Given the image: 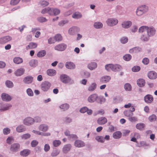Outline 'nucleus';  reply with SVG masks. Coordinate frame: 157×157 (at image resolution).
I'll return each instance as SVG.
<instances>
[{"label":"nucleus","instance_id":"35","mask_svg":"<svg viewBox=\"0 0 157 157\" xmlns=\"http://www.w3.org/2000/svg\"><path fill=\"white\" fill-rule=\"evenodd\" d=\"M30 152V151L29 150L25 149L21 151L20 153V154L21 155L23 156H27L29 154Z\"/></svg>","mask_w":157,"mask_h":157},{"label":"nucleus","instance_id":"33","mask_svg":"<svg viewBox=\"0 0 157 157\" xmlns=\"http://www.w3.org/2000/svg\"><path fill=\"white\" fill-rule=\"evenodd\" d=\"M97 67V64L94 62H91L88 66V68L90 70H93L94 69Z\"/></svg>","mask_w":157,"mask_h":157},{"label":"nucleus","instance_id":"15","mask_svg":"<svg viewBox=\"0 0 157 157\" xmlns=\"http://www.w3.org/2000/svg\"><path fill=\"white\" fill-rule=\"evenodd\" d=\"M75 146L78 147H83L85 145L84 142L81 140H78L75 141L74 143Z\"/></svg>","mask_w":157,"mask_h":157},{"label":"nucleus","instance_id":"55","mask_svg":"<svg viewBox=\"0 0 157 157\" xmlns=\"http://www.w3.org/2000/svg\"><path fill=\"white\" fill-rule=\"evenodd\" d=\"M149 37V36L147 34L143 35L141 37V39L144 41H147L148 40Z\"/></svg>","mask_w":157,"mask_h":157},{"label":"nucleus","instance_id":"31","mask_svg":"<svg viewBox=\"0 0 157 157\" xmlns=\"http://www.w3.org/2000/svg\"><path fill=\"white\" fill-rule=\"evenodd\" d=\"M25 130V127L22 125L18 126L16 128V131L18 132H22Z\"/></svg>","mask_w":157,"mask_h":157},{"label":"nucleus","instance_id":"53","mask_svg":"<svg viewBox=\"0 0 157 157\" xmlns=\"http://www.w3.org/2000/svg\"><path fill=\"white\" fill-rule=\"evenodd\" d=\"M59 153V151L57 150H53L51 153V155L52 157H54L58 155Z\"/></svg>","mask_w":157,"mask_h":157},{"label":"nucleus","instance_id":"8","mask_svg":"<svg viewBox=\"0 0 157 157\" xmlns=\"http://www.w3.org/2000/svg\"><path fill=\"white\" fill-rule=\"evenodd\" d=\"M34 122V119L30 117L26 118L24 120L23 123L27 125H30Z\"/></svg>","mask_w":157,"mask_h":157},{"label":"nucleus","instance_id":"7","mask_svg":"<svg viewBox=\"0 0 157 157\" xmlns=\"http://www.w3.org/2000/svg\"><path fill=\"white\" fill-rule=\"evenodd\" d=\"M12 37L10 36H6L0 38V44H5L12 40Z\"/></svg>","mask_w":157,"mask_h":157},{"label":"nucleus","instance_id":"19","mask_svg":"<svg viewBox=\"0 0 157 157\" xmlns=\"http://www.w3.org/2000/svg\"><path fill=\"white\" fill-rule=\"evenodd\" d=\"M12 107L10 104H7L2 105L0 107V110L1 111H4L8 110Z\"/></svg>","mask_w":157,"mask_h":157},{"label":"nucleus","instance_id":"56","mask_svg":"<svg viewBox=\"0 0 157 157\" xmlns=\"http://www.w3.org/2000/svg\"><path fill=\"white\" fill-rule=\"evenodd\" d=\"M26 92L28 95L29 96H33V92L30 88L27 89Z\"/></svg>","mask_w":157,"mask_h":157},{"label":"nucleus","instance_id":"27","mask_svg":"<svg viewBox=\"0 0 157 157\" xmlns=\"http://www.w3.org/2000/svg\"><path fill=\"white\" fill-rule=\"evenodd\" d=\"M97 87V84L95 83H93L91 84L88 89V91L92 92L94 91Z\"/></svg>","mask_w":157,"mask_h":157},{"label":"nucleus","instance_id":"29","mask_svg":"<svg viewBox=\"0 0 157 157\" xmlns=\"http://www.w3.org/2000/svg\"><path fill=\"white\" fill-rule=\"evenodd\" d=\"M47 73L49 76H53L56 74V71L55 70L49 69L47 70Z\"/></svg>","mask_w":157,"mask_h":157},{"label":"nucleus","instance_id":"42","mask_svg":"<svg viewBox=\"0 0 157 157\" xmlns=\"http://www.w3.org/2000/svg\"><path fill=\"white\" fill-rule=\"evenodd\" d=\"M124 88L126 91H130L132 89L131 85L128 83H126L124 85Z\"/></svg>","mask_w":157,"mask_h":157},{"label":"nucleus","instance_id":"54","mask_svg":"<svg viewBox=\"0 0 157 157\" xmlns=\"http://www.w3.org/2000/svg\"><path fill=\"white\" fill-rule=\"evenodd\" d=\"M20 0H11L10 4L13 6L15 5L18 4Z\"/></svg>","mask_w":157,"mask_h":157},{"label":"nucleus","instance_id":"28","mask_svg":"<svg viewBox=\"0 0 157 157\" xmlns=\"http://www.w3.org/2000/svg\"><path fill=\"white\" fill-rule=\"evenodd\" d=\"M141 49L138 47H135L129 50V52L131 53H138L141 51Z\"/></svg>","mask_w":157,"mask_h":157},{"label":"nucleus","instance_id":"60","mask_svg":"<svg viewBox=\"0 0 157 157\" xmlns=\"http://www.w3.org/2000/svg\"><path fill=\"white\" fill-rule=\"evenodd\" d=\"M10 131V128H5L3 130V133L5 135H7L9 134Z\"/></svg>","mask_w":157,"mask_h":157},{"label":"nucleus","instance_id":"46","mask_svg":"<svg viewBox=\"0 0 157 157\" xmlns=\"http://www.w3.org/2000/svg\"><path fill=\"white\" fill-rule=\"evenodd\" d=\"M64 133H65V135L66 136H70V137H71V138H77L76 136L75 135H70V134L69 131L67 130H66V131L64 132Z\"/></svg>","mask_w":157,"mask_h":157},{"label":"nucleus","instance_id":"63","mask_svg":"<svg viewBox=\"0 0 157 157\" xmlns=\"http://www.w3.org/2000/svg\"><path fill=\"white\" fill-rule=\"evenodd\" d=\"M50 148L49 145L48 144H46L44 147V150L45 152H47L48 151Z\"/></svg>","mask_w":157,"mask_h":157},{"label":"nucleus","instance_id":"62","mask_svg":"<svg viewBox=\"0 0 157 157\" xmlns=\"http://www.w3.org/2000/svg\"><path fill=\"white\" fill-rule=\"evenodd\" d=\"M129 120L132 122H136L137 121V118L135 117H130L128 119Z\"/></svg>","mask_w":157,"mask_h":157},{"label":"nucleus","instance_id":"44","mask_svg":"<svg viewBox=\"0 0 157 157\" xmlns=\"http://www.w3.org/2000/svg\"><path fill=\"white\" fill-rule=\"evenodd\" d=\"M95 139L98 142H104L105 141L104 139L102 136H97L96 137Z\"/></svg>","mask_w":157,"mask_h":157},{"label":"nucleus","instance_id":"18","mask_svg":"<svg viewBox=\"0 0 157 157\" xmlns=\"http://www.w3.org/2000/svg\"><path fill=\"white\" fill-rule=\"evenodd\" d=\"M25 70L23 68H20L17 69L14 72L15 75L18 76L22 75L25 72Z\"/></svg>","mask_w":157,"mask_h":157},{"label":"nucleus","instance_id":"1","mask_svg":"<svg viewBox=\"0 0 157 157\" xmlns=\"http://www.w3.org/2000/svg\"><path fill=\"white\" fill-rule=\"evenodd\" d=\"M41 13L42 14L48 13L50 15H56L59 13L60 11L57 9H52L48 7L42 10Z\"/></svg>","mask_w":157,"mask_h":157},{"label":"nucleus","instance_id":"43","mask_svg":"<svg viewBox=\"0 0 157 157\" xmlns=\"http://www.w3.org/2000/svg\"><path fill=\"white\" fill-rule=\"evenodd\" d=\"M148 27L143 26L141 27L139 29V31L140 33H142L144 32H146L147 29Z\"/></svg>","mask_w":157,"mask_h":157},{"label":"nucleus","instance_id":"24","mask_svg":"<svg viewBox=\"0 0 157 157\" xmlns=\"http://www.w3.org/2000/svg\"><path fill=\"white\" fill-rule=\"evenodd\" d=\"M122 27L124 28H129L132 25L131 21H124L121 24Z\"/></svg>","mask_w":157,"mask_h":157},{"label":"nucleus","instance_id":"9","mask_svg":"<svg viewBox=\"0 0 157 157\" xmlns=\"http://www.w3.org/2000/svg\"><path fill=\"white\" fill-rule=\"evenodd\" d=\"M153 98L151 94H147L144 97V99L145 101L147 103H151L153 101Z\"/></svg>","mask_w":157,"mask_h":157},{"label":"nucleus","instance_id":"34","mask_svg":"<svg viewBox=\"0 0 157 157\" xmlns=\"http://www.w3.org/2000/svg\"><path fill=\"white\" fill-rule=\"evenodd\" d=\"M145 126V125L144 123H140L137 124L136 125V127L137 129L141 130L144 128Z\"/></svg>","mask_w":157,"mask_h":157},{"label":"nucleus","instance_id":"20","mask_svg":"<svg viewBox=\"0 0 157 157\" xmlns=\"http://www.w3.org/2000/svg\"><path fill=\"white\" fill-rule=\"evenodd\" d=\"M33 78L30 76H28L25 77L23 81L26 84H30L32 82Z\"/></svg>","mask_w":157,"mask_h":157},{"label":"nucleus","instance_id":"38","mask_svg":"<svg viewBox=\"0 0 157 157\" xmlns=\"http://www.w3.org/2000/svg\"><path fill=\"white\" fill-rule=\"evenodd\" d=\"M38 62L37 60L32 59L30 60L29 62V64L31 67H35L37 64Z\"/></svg>","mask_w":157,"mask_h":157},{"label":"nucleus","instance_id":"36","mask_svg":"<svg viewBox=\"0 0 157 157\" xmlns=\"http://www.w3.org/2000/svg\"><path fill=\"white\" fill-rule=\"evenodd\" d=\"M156 118L157 117L155 114H152L149 116L148 119L150 122H153L156 121Z\"/></svg>","mask_w":157,"mask_h":157},{"label":"nucleus","instance_id":"23","mask_svg":"<svg viewBox=\"0 0 157 157\" xmlns=\"http://www.w3.org/2000/svg\"><path fill=\"white\" fill-rule=\"evenodd\" d=\"M137 83L139 86L142 87L144 86L145 82L143 79L140 78L137 81Z\"/></svg>","mask_w":157,"mask_h":157},{"label":"nucleus","instance_id":"14","mask_svg":"<svg viewBox=\"0 0 157 157\" xmlns=\"http://www.w3.org/2000/svg\"><path fill=\"white\" fill-rule=\"evenodd\" d=\"M1 98L2 100L4 101H10L11 98L10 96L8 94L3 93L2 94Z\"/></svg>","mask_w":157,"mask_h":157},{"label":"nucleus","instance_id":"50","mask_svg":"<svg viewBox=\"0 0 157 157\" xmlns=\"http://www.w3.org/2000/svg\"><path fill=\"white\" fill-rule=\"evenodd\" d=\"M31 136L30 135L29 133L24 134L21 136V138L22 139L26 140L29 138Z\"/></svg>","mask_w":157,"mask_h":157},{"label":"nucleus","instance_id":"40","mask_svg":"<svg viewBox=\"0 0 157 157\" xmlns=\"http://www.w3.org/2000/svg\"><path fill=\"white\" fill-rule=\"evenodd\" d=\"M94 27L96 29H100L103 26V25L100 22H96L94 24Z\"/></svg>","mask_w":157,"mask_h":157},{"label":"nucleus","instance_id":"39","mask_svg":"<svg viewBox=\"0 0 157 157\" xmlns=\"http://www.w3.org/2000/svg\"><path fill=\"white\" fill-rule=\"evenodd\" d=\"M46 54V52L45 50H41L39 51L37 54V56L39 57H42Z\"/></svg>","mask_w":157,"mask_h":157},{"label":"nucleus","instance_id":"64","mask_svg":"<svg viewBox=\"0 0 157 157\" xmlns=\"http://www.w3.org/2000/svg\"><path fill=\"white\" fill-rule=\"evenodd\" d=\"M142 63L145 65L148 64L149 62V59L147 58H144L142 60Z\"/></svg>","mask_w":157,"mask_h":157},{"label":"nucleus","instance_id":"25","mask_svg":"<svg viewBox=\"0 0 157 157\" xmlns=\"http://www.w3.org/2000/svg\"><path fill=\"white\" fill-rule=\"evenodd\" d=\"M66 67L67 68L69 69H73L75 68L74 64L71 62H67L66 63Z\"/></svg>","mask_w":157,"mask_h":157},{"label":"nucleus","instance_id":"3","mask_svg":"<svg viewBox=\"0 0 157 157\" xmlns=\"http://www.w3.org/2000/svg\"><path fill=\"white\" fill-rule=\"evenodd\" d=\"M105 69L108 71L112 70L113 71H118L119 69V66L117 65L109 64L105 66Z\"/></svg>","mask_w":157,"mask_h":157},{"label":"nucleus","instance_id":"5","mask_svg":"<svg viewBox=\"0 0 157 157\" xmlns=\"http://www.w3.org/2000/svg\"><path fill=\"white\" fill-rule=\"evenodd\" d=\"M67 48V45L64 43H61L56 46L54 48L55 50L58 51H63Z\"/></svg>","mask_w":157,"mask_h":157},{"label":"nucleus","instance_id":"13","mask_svg":"<svg viewBox=\"0 0 157 157\" xmlns=\"http://www.w3.org/2000/svg\"><path fill=\"white\" fill-rule=\"evenodd\" d=\"M97 122L99 124L102 125L106 123L107 122V120L105 117H102L99 118Z\"/></svg>","mask_w":157,"mask_h":157},{"label":"nucleus","instance_id":"52","mask_svg":"<svg viewBox=\"0 0 157 157\" xmlns=\"http://www.w3.org/2000/svg\"><path fill=\"white\" fill-rule=\"evenodd\" d=\"M56 41H61L62 39V37L61 36L60 34H57L54 37Z\"/></svg>","mask_w":157,"mask_h":157},{"label":"nucleus","instance_id":"4","mask_svg":"<svg viewBox=\"0 0 157 157\" xmlns=\"http://www.w3.org/2000/svg\"><path fill=\"white\" fill-rule=\"evenodd\" d=\"M118 22L117 20L116 19L109 18L106 21V23L109 26H113L117 25Z\"/></svg>","mask_w":157,"mask_h":157},{"label":"nucleus","instance_id":"12","mask_svg":"<svg viewBox=\"0 0 157 157\" xmlns=\"http://www.w3.org/2000/svg\"><path fill=\"white\" fill-rule=\"evenodd\" d=\"M98 97V95L96 94H93L88 97V100L90 102H93L97 100Z\"/></svg>","mask_w":157,"mask_h":157},{"label":"nucleus","instance_id":"45","mask_svg":"<svg viewBox=\"0 0 157 157\" xmlns=\"http://www.w3.org/2000/svg\"><path fill=\"white\" fill-rule=\"evenodd\" d=\"M138 9L144 13L147 10V7L145 5L142 6L138 7Z\"/></svg>","mask_w":157,"mask_h":157},{"label":"nucleus","instance_id":"59","mask_svg":"<svg viewBox=\"0 0 157 157\" xmlns=\"http://www.w3.org/2000/svg\"><path fill=\"white\" fill-rule=\"evenodd\" d=\"M39 21L40 22H43L47 21V20L45 17H39L37 18Z\"/></svg>","mask_w":157,"mask_h":157},{"label":"nucleus","instance_id":"47","mask_svg":"<svg viewBox=\"0 0 157 157\" xmlns=\"http://www.w3.org/2000/svg\"><path fill=\"white\" fill-rule=\"evenodd\" d=\"M76 29L77 27H73L71 28L68 30L69 33L71 35L73 34Z\"/></svg>","mask_w":157,"mask_h":157},{"label":"nucleus","instance_id":"6","mask_svg":"<svg viewBox=\"0 0 157 157\" xmlns=\"http://www.w3.org/2000/svg\"><path fill=\"white\" fill-rule=\"evenodd\" d=\"M60 78L61 81L65 83L70 82L71 80L70 78L65 75H61L60 76Z\"/></svg>","mask_w":157,"mask_h":157},{"label":"nucleus","instance_id":"51","mask_svg":"<svg viewBox=\"0 0 157 157\" xmlns=\"http://www.w3.org/2000/svg\"><path fill=\"white\" fill-rule=\"evenodd\" d=\"M61 144V141L59 140H55L53 142V145L54 147H57L59 146Z\"/></svg>","mask_w":157,"mask_h":157},{"label":"nucleus","instance_id":"10","mask_svg":"<svg viewBox=\"0 0 157 157\" xmlns=\"http://www.w3.org/2000/svg\"><path fill=\"white\" fill-rule=\"evenodd\" d=\"M20 145L19 144L15 143L12 144L10 148L11 151L15 152L18 151L20 147Z\"/></svg>","mask_w":157,"mask_h":157},{"label":"nucleus","instance_id":"32","mask_svg":"<svg viewBox=\"0 0 157 157\" xmlns=\"http://www.w3.org/2000/svg\"><path fill=\"white\" fill-rule=\"evenodd\" d=\"M13 61L14 63L17 64H19L22 63L23 62V59L19 57H16L13 59Z\"/></svg>","mask_w":157,"mask_h":157},{"label":"nucleus","instance_id":"11","mask_svg":"<svg viewBox=\"0 0 157 157\" xmlns=\"http://www.w3.org/2000/svg\"><path fill=\"white\" fill-rule=\"evenodd\" d=\"M111 79V77L109 76L105 75L101 77L100 79V82L101 83H106Z\"/></svg>","mask_w":157,"mask_h":157},{"label":"nucleus","instance_id":"48","mask_svg":"<svg viewBox=\"0 0 157 157\" xmlns=\"http://www.w3.org/2000/svg\"><path fill=\"white\" fill-rule=\"evenodd\" d=\"M132 56L129 54H127L123 56V59L126 61H128L131 59Z\"/></svg>","mask_w":157,"mask_h":157},{"label":"nucleus","instance_id":"21","mask_svg":"<svg viewBox=\"0 0 157 157\" xmlns=\"http://www.w3.org/2000/svg\"><path fill=\"white\" fill-rule=\"evenodd\" d=\"M122 134V133L121 132L117 131L115 132L113 134V136L115 139H119L121 137Z\"/></svg>","mask_w":157,"mask_h":157},{"label":"nucleus","instance_id":"37","mask_svg":"<svg viewBox=\"0 0 157 157\" xmlns=\"http://www.w3.org/2000/svg\"><path fill=\"white\" fill-rule=\"evenodd\" d=\"M124 114L125 116L129 117L133 115V113L129 110L125 111L124 112Z\"/></svg>","mask_w":157,"mask_h":157},{"label":"nucleus","instance_id":"17","mask_svg":"<svg viewBox=\"0 0 157 157\" xmlns=\"http://www.w3.org/2000/svg\"><path fill=\"white\" fill-rule=\"evenodd\" d=\"M148 76L150 79H155L157 77V74L154 71H150L148 74Z\"/></svg>","mask_w":157,"mask_h":157},{"label":"nucleus","instance_id":"41","mask_svg":"<svg viewBox=\"0 0 157 157\" xmlns=\"http://www.w3.org/2000/svg\"><path fill=\"white\" fill-rule=\"evenodd\" d=\"M73 18L75 19H78L82 17V15L80 13L78 12H75L72 16Z\"/></svg>","mask_w":157,"mask_h":157},{"label":"nucleus","instance_id":"16","mask_svg":"<svg viewBox=\"0 0 157 157\" xmlns=\"http://www.w3.org/2000/svg\"><path fill=\"white\" fill-rule=\"evenodd\" d=\"M71 148V144H66L63 146L62 149V151L63 153H66L70 151Z\"/></svg>","mask_w":157,"mask_h":157},{"label":"nucleus","instance_id":"61","mask_svg":"<svg viewBox=\"0 0 157 157\" xmlns=\"http://www.w3.org/2000/svg\"><path fill=\"white\" fill-rule=\"evenodd\" d=\"M38 144V142L36 140H33L31 142V146L32 147H36Z\"/></svg>","mask_w":157,"mask_h":157},{"label":"nucleus","instance_id":"22","mask_svg":"<svg viewBox=\"0 0 157 157\" xmlns=\"http://www.w3.org/2000/svg\"><path fill=\"white\" fill-rule=\"evenodd\" d=\"M48 128V126L45 124H41L39 127V130L44 132L47 131Z\"/></svg>","mask_w":157,"mask_h":157},{"label":"nucleus","instance_id":"58","mask_svg":"<svg viewBox=\"0 0 157 157\" xmlns=\"http://www.w3.org/2000/svg\"><path fill=\"white\" fill-rule=\"evenodd\" d=\"M40 4L43 6H45L49 4V2L45 1H41L40 2Z\"/></svg>","mask_w":157,"mask_h":157},{"label":"nucleus","instance_id":"30","mask_svg":"<svg viewBox=\"0 0 157 157\" xmlns=\"http://www.w3.org/2000/svg\"><path fill=\"white\" fill-rule=\"evenodd\" d=\"M37 44L33 42H31L30 43L29 45L27 46L26 48L27 49H33L37 47Z\"/></svg>","mask_w":157,"mask_h":157},{"label":"nucleus","instance_id":"49","mask_svg":"<svg viewBox=\"0 0 157 157\" xmlns=\"http://www.w3.org/2000/svg\"><path fill=\"white\" fill-rule=\"evenodd\" d=\"M60 108L63 109L64 111L67 109L69 108V105L67 104H65L61 105Z\"/></svg>","mask_w":157,"mask_h":157},{"label":"nucleus","instance_id":"26","mask_svg":"<svg viewBox=\"0 0 157 157\" xmlns=\"http://www.w3.org/2000/svg\"><path fill=\"white\" fill-rule=\"evenodd\" d=\"M146 32L147 35L149 36H153L155 33V30L153 28H149L148 27Z\"/></svg>","mask_w":157,"mask_h":157},{"label":"nucleus","instance_id":"57","mask_svg":"<svg viewBox=\"0 0 157 157\" xmlns=\"http://www.w3.org/2000/svg\"><path fill=\"white\" fill-rule=\"evenodd\" d=\"M140 69V67L136 66L133 67L132 68V70L133 71L136 72L139 71Z\"/></svg>","mask_w":157,"mask_h":157},{"label":"nucleus","instance_id":"2","mask_svg":"<svg viewBox=\"0 0 157 157\" xmlns=\"http://www.w3.org/2000/svg\"><path fill=\"white\" fill-rule=\"evenodd\" d=\"M51 84L50 83L47 81L43 82L40 85L41 90L44 91H47L51 87Z\"/></svg>","mask_w":157,"mask_h":157}]
</instances>
